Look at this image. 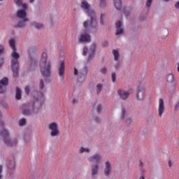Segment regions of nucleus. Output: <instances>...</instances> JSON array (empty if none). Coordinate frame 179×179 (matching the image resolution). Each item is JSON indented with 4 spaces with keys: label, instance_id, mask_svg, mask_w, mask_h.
I'll use <instances>...</instances> for the list:
<instances>
[{
    "label": "nucleus",
    "instance_id": "1",
    "mask_svg": "<svg viewBox=\"0 0 179 179\" xmlns=\"http://www.w3.org/2000/svg\"><path fill=\"white\" fill-rule=\"evenodd\" d=\"M81 8L85 10L88 16H90V20H85L83 22V27L85 30H89L91 29L93 33H97V29H99V22L97 21V17H96V13L94 10L90 9V4L86 1H83L81 3Z\"/></svg>",
    "mask_w": 179,
    "mask_h": 179
},
{
    "label": "nucleus",
    "instance_id": "21",
    "mask_svg": "<svg viewBox=\"0 0 179 179\" xmlns=\"http://www.w3.org/2000/svg\"><path fill=\"white\" fill-rule=\"evenodd\" d=\"M166 80L168 83H172L173 84V86L176 85V81L174 80V75H173V73H170L167 76Z\"/></svg>",
    "mask_w": 179,
    "mask_h": 179
},
{
    "label": "nucleus",
    "instance_id": "46",
    "mask_svg": "<svg viewBox=\"0 0 179 179\" xmlns=\"http://www.w3.org/2000/svg\"><path fill=\"white\" fill-rule=\"evenodd\" d=\"M174 7L176 9H179V0L175 3Z\"/></svg>",
    "mask_w": 179,
    "mask_h": 179
},
{
    "label": "nucleus",
    "instance_id": "38",
    "mask_svg": "<svg viewBox=\"0 0 179 179\" xmlns=\"http://www.w3.org/2000/svg\"><path fill=\"white\" fill-rule=\"evenodd\" d=\"M152 2H153V0H147L145 3L146 8H150V6H152Z\"/></svg>",
    "mask_w": 179,
    "mask_h": 179
},
{
    "label": "nucleus",
    "instance_id": "48",
    "mask_svg": "<svg viewBox=\"0 0 179 179\" xmlns=\"http://www.w3.org/2000/svg\"><path fill=\"white\" fill-rule=\"evenodd\" d=\"M124 15L125 16H128L129 15V12L127 10H124Z\"/></svg>",
    "mask_w": 179,
    "mask_h": 179
},
{
    "label": "nucleus",
    "instance_id": "13",
    "mask_svg": "<svg viewBox=\"0 0 179 179\" xmlns=\"http://www.w3.org/2000/svg\"><path fill=\"white\" fill-rule=\"evenodd\" d=\"M166 111V107L164 106V101L163 99L160 98L159 99V107H158V115L159 117H162Z\"/></svg>",
    "mask_w": 179,
    "mask_h": 179
},
{
    "label": "nucleus",
    "instance_id": "24",
    "mask_svg": "<svg viewBox=\"0 0 179 179\" xmlns=\"http://www.w3.org/2000/svg\"><path fill=\"white\" fill-rule=\"evenodd\" d=\"M31 26H32V27H35V29H38V30L44 27V25L36 22H32Z\"/></svg>",
    "mask_w": 179,
    "mask_h": 179
},
{
    "label": "nucleus",
    "instance_id": "17",
    "mask_svg": "<svg viewBox=\"0 0 179 179\" xmlns=\"http://www.w3.org/2000/svg\"><path fill=\"white\" fill-rule=\"evenodd\" d=\"M112 170L113 167L111 166V163H110V162H106L105 168L103 170L104 176H106V177H108V176H110L113 173Z\"/></svg>",
    "mask_w": 179,
    "mask_h": 179
},
{
    "label": "nucleus",
    "instance_id": "14",
    "mask_svg": "<svg viewBox=\"0 0 179 179\" xmlns=\"http://www.w3.org/2000/svg\"><path fill=\"white\" fill-rule=\"evenodd\" d=\"M99 170L100 165H99V164L91 165V177H92V178H96V177H97V174H99Z\"/></svg>",
    "mask_w": 179,
    "mask_h": 179
},
{
    "label": "nucleus",
    "instance_id": "51",
    "mask_svg": "<svg viewBox=\"0 0 179 179\" xmlns=\"http://www.w3.org/2000/svg\"><path fill=\"white\" fill-rule=\"evenodd\" d=\"M96 122H100V121H101V119L96 117Z\"/></svg>",
    "mask_w": 179,
    "mask_h": 179
},
{
    "label": "nucleus",
    "instance_id": "54",
    "mask_svg": "<svg viewBox=\"0 0 179 179\" xmlns=\"http://www.w3.org/2000/svg\"><path fill=\"white\" fill-rule=\"evenodd\" d=\"M139 179H145V176H141Z\"/></svg>",
    "mask_w": 179,
    "mask_h": 179
},
{
    "label": "nucleus",
    "instance_id": "9",
    "mask_svg": "<svg viewBox=\"0 0 179 179\" xmlns=\"http://www.w3.org/2000/svg\"><path fill=\"white\" fill-rule=\"evenodd\" d=\"M117 95L119 96V99L125 101V100H128L129 95L131 93L128 90H124L122 89H119L117 91Z\"/></svg>",
    "mask_w": 179,
    "mask_h": 179
},
{
    "label": "nucleus",
    "instance_id": "6",
    "mask_svg": "<svg viewBox=\"0 0 179 179\" xmlns=\"http://www.w3.org/2000/svg\"><path fill=\"white\" fill-rule=\"evenodd\" d=\"M87 72H89V67L84 66L83 69H81L80 71L76 69V67H74V75L75 76H77L78 80H85L86 79V76H87Z\"/></svg>",
    "mask_w": 179,
    "mask_h": 179
},
{
    "label": "nucleus",
    "instance_id": "40",
    "mask_svg": "<svg viewBox=\"0 0 179 179\" xmlns=\"http://www.w3.org/2000/svg\"><path fill=\"white\" fill-rule=\"evenodd\" d=\"M106 6V0H100L99 8H104Z\"/></svg>",
    "mask_w": 179,
    "mask_h": 179
},
{
    "label": "nucleus",
    "instance_id": "44",
    "mask_svg": "<svg viewBox=\"0 0 179 179\" xmlns=\"http://www.w3.org/2000/svg\"><path fill=\"white\" fill-rule=\"evenodd\" d=\"M114 68L118 69L120 68V62H117V63L114 65Z\"/></svg>",
    "mask_w": 179,
    "mask_h": 179
},
{
    "label": "nucleus",
    "instance_id": "19",
    "mask_svg": "<svg viewBox=\"0 0 179 179\" xmlns=\"http://www.w3.org/2000/svg\"><path fill=\"white\" fill-rule=\"evenodd\" d=\"M116 36H120V34H124V28L122 27V22L118 21L116 22Z\"/></svg>",
    "mask_w": 179,
    "mask_h": 179
},
{
    "label": "nucleus",
    "instance_id": "25",
    "mask_svg": "<svg viewBox=\"0 0 179 179\" xmlns=\"http://www.w3.org/2000/svg\"><path fill=\"white\" fill-rule=\"evenodd\" d=\"M15 99L17 100H20V99H22V90L19 87L16 88Z\"/></svg>",
    "mask_w": 179,
    "mask_h": 179
},
{
    "label": "nucleus",
    "instance_id": "10",
    "mask_svg": "<svg viewBox=\"0 0 179 179\" xmlns=\"http://www.w3.org/2000/svg\"><path fill=\"white\" fill-rule=\"evenodd\" d=\"M49 129L51 131V136H58L59 135V130H58V124L57 122L49 124Z\"/></svg>",
    "mask_w": 179,
    "mask_h": 179
},
{
    "label": "nucleus",
    "instance_id": "16",
    "mask_svg": "<svg viewBox=\"0 0 179 179\" xmlns=\"http://www.w3.org/2000/svg\"><path fill=\"white\" fill-rule=\"evenodd\" d=\"M58 75L60 76L62 80H64L65 78V63H64L63 61H62L59 64Z\"/></svg>",
    "mask_w": 179,
    "mask_h": 179
},
{
    "label": "nucleus",
    "instance_id": "11",
    "mask_svg": "<svg viewBox=\"0 0 179 179\" xmlns=\"http://www.w3.org/2000/svg\"><path fill=\"white\" fill-rule=\"evenodd\" d=\"M90 34L87 32L83 33L78 36L79 43H90Z\"/></svg>",
    "mask_w": 179,
    "mask_h": 179
},
{
    "label": "nucleus",
    "instance_id": "37",
    "mask_svg": "<svg viewBox=\"0 0 179 179\" xmlns=\"http://www.w3.org/2000/svg\"><path fill=\"white\" fill-rule=\"evenodd\" d=\"M17 6H22V10L26 11V10L27 9V5L26 4V3H22V1H21V4L17 5Z\"/></svg>",
    "mask_w": 179,
    "mask_h": 179
},
{
    "label": "nucleus",
    "instance_id": "3",
    "mask_svg": "<svg viewBox=\"0 0 179 179\" xmlns=\"http://www.w3.org/2000/svg\"><path fill=\"white\" fill-rule=\"evenodd\" d=\"M96 48L97 45H96V43H93L90 45V49L87 48V47H85L83 48V55H84V57L88 56V57L87 58V61H91L92 58H93L94 52H96Z\"/></svg>",
    "mask_w": 179,
    "mask_h": 179
},
{
    "label": "nucleus",
    "instance_id": "39",
    "mask_svg": "<svg viewBox=\"0 0 179 179\" xmlns=\"http://www.w3.org/2000/svg\"><path fill=\"white\" fill-rule=\"evenodd\" d=\"M19 124H20L21 127H23V125H26V119L22 118V119L20 120V121H19Z\"/></svg>",
    "mask_w": 179,
    "mask_h": 179
},
{
    "label": "nucleus",
    "instance_id": "58",
    "mask_svg": "<svg viewBox=\"0 0 179 179\" xmlns=\"http://www.w3.org/2000/svg\"><path fill=\"white\" fill-rule=\"evenodd\" d=\"M141 166H142V162L140 163Z\"/></svg>",
    "mask_w": 179,
    "mask_h": 179
},
{
    "label": "nucleus",
    "instance_id": "56",
    "mask_svg": "<svg viewBox=\"0 0 179 179\" xmlns=\"http://www.w3.org/2000/svg\"><path fill=\"white\" fill-rule=\"evenodd\" d=\"M13 169H15V162H13Z\"/></svg>",
    "mask_w": 179,
    "mask_h": 179
},
{
    "label": "nucleus",
    "instance_id": "36",
    "mask_svg": "<svg viewBox=\"0 0 179 179\" xmlns=\"http://www.w3.org/2000/svg\"><path fill=\"white\" fill-rule=\"evenodd\" d=\"M112 81L113 83H115L117 80V74H115V72H113L111 74Z\"/></svg>",
    "mask_w": 179,
    "mask_h": 179
},
{
    "label": "nucleus",
    "instance_id": "29",
    "mask_svg": "<svg viewBox=\"0 0 179 179\" xmlns=\"http://www.w3.org/2000/svg\"><path fill=\"white\" fill-rule=\"evenodd\" d=\"M94 108L96 110L98 114H100V113H101V110H103V106L101 104H98L96 106H94Z\"/></svg>",
    "mask_w": 179,
    "mask_h": 179
},
{
    "label": "nucleus",
    "instance_id": "47",
    "mask_svg": "<svg viewBox=\"0 0 179 179\" xmlns=\"http://www.w3.org/2000/svg\"><path fill=\"white\" fill-rule=\"evenodd\" d=\"M179 108V102L176 103L175 105V111H177Z\"/></svg>",
    "mask_w": 179,
    "mask_h": 179
},
{
    "label": "nucleus",
    "instance_id": "26",
    "mask_svg": "<svg viewBox=\"0 0 179 179\" xmlns=\"http://www.w3.org/2000/svg\"><path fill=\"white\" fill-rule=\"evenodd\" d=\"M114 6L117 10L121 9V0H113Z\"/></svg>",
    "mask_w": 179,
    "mask_h": 179
},
{
    "label": "nucleus",
    "instance_id": "53",
    "mask_svg": "<svg viewBox=\"0 0 179 179\" xmlns=\"http://www.w3.org/2000/svg\"><path fill=\"white\" fill-rule=\"evenodd\" d=\"M3 167L0 165V173H2Z\"/></svg>",
    "mask_w": 179,
    "mask_h": 179
},
{
    "label": "nucleus",
    "instance_id": "45",
    "mask_svg": "<svg viewBox=\"0 0 179 179\" xmlns=\"http://www.w3.org/2000/svg\"><path fill=\"white\" fill-rule=\"evenodd\" d=\"M5 50V48L3 45H0V54H2Z\"/></svg>",
    "mask_w": 179,
    "mask_h": 179
},
{
    "label": "nucleus",
    "instance_id": "43",
    "mask_svg": "<svg viewBox=\"0 0 179 179\" xmlns=\"http://www.w3.org/2000/svg\"><path fill=\"white\" fill-rule=\"evenodd\" d=\"M23 0H14L15 5H21V2Z\"/></svg>",
    "mask_w": 179,
    "mask_h": 179
},
{
    "label": "nucleus",
    "instance_id": "28",
    "mask_svg": "<svg viewBox=\"0 0 179 179\" xmlns=\"http://www.w3.org/2000/svg\"><path fill=\"white\" fill-rule=\"evenodd\" d=\"M113 57H114V60L116 61V62H118L120 59V53L118 52V50H113Z\"/></svg>",
    "mask_w": 179,
    "mask_h": 179
},
{
    "label": "nucleus",
    "instance_id": "60",
    "mask_svg": "<svg viewBox=\"0 0 179 179\" xmlns=\"http://www.w3.org/2000/svg\"><path fill=\"white\" fill-rule=\"evenodd\" d=\"M0 1H3V0H0Z\"/></svg>",
    "mask_w": 179,
    "mask_h": 179
},
{
    "label": "nucleus",
    "instance_id": "33",
    "mask_svg": "<svg viewBox=\"0 0 179 179\" xmlns=\"http://www.w3.org/2000/svg\"><path fill=\"white\" fill-rule=\"evenodd\" d=\"M99 72L102 73V75H107V67L106 66L101 67L99 69Z\"/></svg>",
    "mask_w": 179,
    "mask_h": 179
},
{
    "label": "nucleus",
    "instance_id": "7",
    "mask_svg": "<svg viewBox=\"0 0 179 179\" xmlns=\"http://www.w3.org/2000/svg\"><path fill=\"white\" fill-rule=\"evenodd\" d=\"M89 163L101 165L104 162L103 157L100 152L90 156L87 159Z\"/></svg>",
    "mask_w": 179,
    "mask_h": 179
},
{
    "label": "nucleus",
    "instance_id": "57",
    "mask_svg": "<svg viewBox=\"0 0 179 179\" xmlns=\"http://www.w3.org/2000/svg\"><path fill=\"white\" fill-rule=\"evenodd\" d=\"M0 179H2V173H0Z\"/></svg>",
    "mask_w": 179,
    "mask_h": 179
},
{
    "label": "nucleus",
    "instance_id": "30",
    "mask_svg": "<svg viewBox=\"0 0 179 179\" xmlns=\"http://www.w3.org/2000/svg\"><path fill=\"white\" fill-rule=\"evenodd\" d=\"M104 17H106V15H104L103 13L101 14V17H100L101 26H104V24H106V23L104 22Z\"/></svg>",
    "mask_w": 179,
    "mask_h": 179
},
{
    "label": "nucleus",
    "instance_id": "5",
    "mask_svg": "<svg viewBox=\"0 0 179 179\" xmlns=\"http://www.w3.org/2000/svg\"><path fill=\"white\" fill-rule=\"evenodd\" d=\"M0 135L3 136V142L7 146H15L17 143V140H11L9 138V133L6 129H3V131L0 133Z\"/></svg>",
    "mask_w": 179,
    "mask_h": 179
},
{
    "label": "nucleus",
    "instance_id": "49",
    "mask_svg": "<svg viewBox=\"0 0 179 179\" xmlns=\"http://www.w3.org/2000/svg\"><path fill=\"white\" fill-rule=\"evenodd\" d=\"M77 103H78V100L73 99V104H77Z\"/></svg>",
    "mask_w": 179,
    "mask_h": 179
},
{
    "label": "nucleus",
    "instance_id": "2",
    "mask_svg": "<svg viewBox=\"0 0 179 179\" xmlns=\"http://www.w3.org/2000/svg\"><path fill=\"white\" fill-rule=\"evenodd\" d=\"M8 43L11 50H13L11 52L12 59L10 62L12 72L13 73L14 78H17V73H18L17 70L19 69V63L20 62V61L19 60L20 59V55L17 53V50L16 49L15 39L10 38L8 41Z\"/></svg>",
    "mask_w": 179,
    "mask_h": 179
},
{
    "label": "nucleus",
    "instance_id": "42",
    "mask_svg": "<svg viewBox=\"0 0 179 179\" xmlns=\"http://www.w3.org/2000/svg\"><path fill=\"white\" fill-rule=\"evenodd\" d=\"M40 88L43 90L44 88V81L43 80H41L40 82Z\"/></svg>",
    "mask_w": 179,
    "mask_h": 179
},
{
    "label": "nucleus",
    "instance_id": "41",
    "mask_svg": "<svg viewBox=\"0 0 179 179\" xmlns=\"http://www.w3.org/2000/svg\"><path fill=\"white\" fill-rule=\"evenodd\" d=\"M24 92L27 94H29V93L30 92V87H29V86H26L24 88Z\"/></svg>",
    "mask_w": 179,
    "mask_h": 179
},
{
    "label": "nucleus",
    "instance_id": "23",
    "mask_svg": "<svg viewBox=\"0 0 179 179\" xmlns=\"http://www.w3.org/2000/svg\"><path fill=\"white\" fill-rule=\"evenodd\" d=\"M29 21H24L22 20L21 21H19L17 24V27H19V29H24L27 26V23Z\"/></svg>",
    "mask_w": 179,
    "mask_h": 179
},
{
    "label": "nucleus",
    "instance_id": "55",
    "mask_svg": "<svg viewBox=\"0 0 179 179\" xmlns=\"http://www.w3.org/2000/svg\"><path fill=\"white\" fill-rule=\"evenodd\" d=\"M164 1V2H169V1H170V0H163Z\"/></svg>",
    "mask_w": 179,
    "mask_h": 179
},
{
    "label": "nucleus",
    "instance_id": "22",
    "mask_svg": "<svg viewBox=\"0 0 179 179\" xmlns=\"http://www.w3.org/2000/svg\"><path fill=\"white\" fill-rule=\"evenodd\" d=\"M29 69H34L36 66V59H33L32 57H29Z\"/></svg>",
    "mask_w": 179,
    "mask_h": 179
},
{
    "label": "nucleus",
    "instance_id": "50",
    "mask_svg": "<svg viewBox=\"0 0 179 179\" xmlns=\"http://www.w3.org/2000/svg\"><path fill=\"white\" fill-rule=\"evenodd\" d=\"M169 167L173 166V163L171 162V161H169Z\"/></svg>",
    "mask_w": 179,
    "mask_h": 179
},
{
    "label": "nucleus",
    "instance_id": "34",
    "mask_svg": "<svg viewBox=\"0 0 179 179\" xmlns=\"http://www.w3.org/2000/svg\"><path fill=\"white\" fill-rule=\"evenodd\" d=\"M96 92H97V93H98V94H100L101 93V90H103V85H101V84H98L97 85H96Z\"/></svg>",
    "mask_w": 179,
    "mask_h": 179
},
{
    "label": "nucleus",
    "instance_id": "59",
    "mask_svg": "<svg viewBox=\"0 0 179 179\" xmlns=\"http://www.w3.org/2000/svg\"><path fill=\"white\" fill-rule=\"evenodd\" d=\"M0 117H1V112H0Z\"/></svg>",
    "mask_w": 179,
    "mask_h": 179
},
{
    "label": "nucleus",
    "instance_id": "32",
    "mask_svg": "<svg viewBox=\"0 0 179 179\" xmlns=\"http://www.w3.org/2000/svg\"><path fill=\"white\" fill-rule=\"evenodd\" d=\"M22 114L24 115H30V114H31V112L30 111V109L24 108L22 110Z\"/></svg>",
    "mask_w": 179,
    "mask_h": 179
},
{
    "label": "nucleus",
    "instance_id": "27",
    "mask_svg": "<svg viewBox=\"0 0 179 179\" xmlns=\"http://www.w3.org/2000/svg\"><path fill=\"white\" fill-rule=\"evenodd\" d=\"M41 108V103H38V101L36 100V104H33V110L35 113H38V110Z\"/></svg>",
    "mask_w": 179,
    "mask_h": 179
},
{
    "label": "nucleus",
    "instance_id": "4",
    "mask_svg": "<svg viewBox=\"0 0 179 179\" xmlns=\"http://www.w3.org/2000/svg\"><path fill=\"white\" fill-rule=\"evenodd\" d=\"M41 73L44 78H51L52 72L51 71V62H48L46 64L40 65Z\"/></svg>",
    "mask_w": 179,
    "mask_h": 179
},
{
    "label": "nucleus",
    "instance_id": "20",
    "mask_svg": "<svg viewBox=\"0 0 179 179\" xmlns=\"http://www.w3.org/2000/svg\"><path fill=\"white\" fill-rule=\"evenodd\" d=\"M48 55L47 52H43L41 55V58L40 61V65H45L48 62H47Z\"/></svg>",
    "mask_w": 179,
    "mask_h": 179
},
{
    "label": "nucleus",
    "instance_id": "52",
    "mask_svg": "<svg viewBox=\"0 0 179 179\" xmlns=\"http://www.w3.org/2000/svg\"><path fill=\"white\" fill-rule=\"evenodd\" d=\"M34 1L36 0H29V3H34Z\"/></svg>",
    "mask_w": 179,
    "mask_h": 179
},
{
    "label": "nucleus",
    "instance_id": "15",
    "mask_svg": "<svg viewBox=\"0 0 179 179\" xmlns=\"http://www.w3.org/2000/svg\"><path fill=\"white\" fill-rule=\"evenodd\" d=\"M17 17L24 20V22H29V17H27V13L24 10H18L17 12Z\"/></svg>",
    "mask_w": 179,
    "mask_h": 179
},
{
    "label": "nucleus",
    "instance_id": "35",
    "mask_svg": "<svg viewBox=\"0 0 179 179\" xmlns=\"http://www.w3.org/2000/svg\"><path fill=\"white\" fill-rule=\"evenodd\" d=\"M80 153H89V152H90V150L88 149V148H83L82 147L80 149Z\"/></svg>",
    "mask_w": 179,
    "mask_h": 179
},
{
    "label": "nucleus",
    "instance_id": "31",
    "mask_svg": "<svg viewBox=\"0 0 179 179\" xmlns=\"http://www.w3.org/2000/svg\"><path fill=\"white\" fill-rule=\"evenodd\" d=\"M36 48H29V50H28L29 57H30V55H31L33 54H36Z\"/></svg>",
    "mask_w": 179,
    "mask_h": 179
},
{
    "label": "nucleus",
    "instance_id": "8",
    "mask_svg": "<svg viewBox=\"0 0 179 179\" xmlns=\"http://www.w3.org/2000/svg\"><path fill=\"white\" fill-rule=\"evenodd\" d=\"M121 118L125 120V122L127 125H131L134 122V119L131 116H128V110L125 108H122Z\"/></svg>",
    "mask_w": 179,
    "mask_h": 179
},
{
    "label": "nucleus",
    "instance_id": "18",
    "mask_svg": "<svg viewBox=\"0 0 179 179\" xmlns=\"http://www.w3.org/2000/svg\"><path fill=\"white\" fill-rule=\"evenodd\" d=\"M136 99L138 101H143V99H145V90L143 88L138 89Z\"/></svg>",
    "mask_w": 179,
    "mask_h": 179
},
{
    "label": "nucleus",
    "instance_id": "12",
    "mask_svg": "<svg viewBox=\"0 0 179 179\" xmlns=\"http://www.w3.org/2000/svg\"><path fill=\"white\" fill-rule=\"evenodd\" d=\"M9 83V79L8 78H3L0 80V93H5L6 92V86Z\"/></svg>",
    "mask_w": 179,
    "mask_h": 179
}]
</instances>
